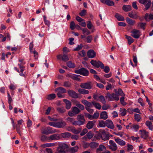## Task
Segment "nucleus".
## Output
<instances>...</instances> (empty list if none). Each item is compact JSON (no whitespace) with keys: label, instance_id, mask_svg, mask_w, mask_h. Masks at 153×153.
Returning <instances> with one entry per match:
<instances>
[{"label":"nucleus","instance_id":"1","mask_svg":"<svg viewBox=\"0 0 153 153\" xmlns=\"http://www.w3.org/2000/svg\"><path fill=\"white\" fill-rule=\"evenodd\" d=\"M77 121H75L73 123V125L81 126L83 125L85 123V120L83 115H78L77 116Z\"/></svg>","mask_w":153,"mask_h":153},{"label":"nucleus","instance_id":"2","mask_svg":"<svg viewBox=\"0 0 153 153\" xmlns=\"http://www.w3.org/2000/svg\"><path fill=\"white\" fill-rule=\"evenodd\" d=\"M68 147V145L66 144L61 143L59 145L57 150L59 153H65L67 151Z\"/></svg>","mask_w":153,"mask_h":153},{"label":"nucleus","instance_id":"3","mask_svg":"<svg viewBox=\"0 0 153 153\" xmlns=\"http://www.w3.org/2000/svg\"><path fill=\"white\" fill-rule=\"evenodd\" d=\"M75 72L84 76H88L89 74L88 71L83 68H81L79 69L75 70Z\"/></svg>","mask_w":153,"mask_h":153},{"label":"nucleus","instance_id":"4","mask_svg":"<svg viewBox=\"0 0 153 153\" xmlns=\"http://www.w3.org/2000/svg\"><path fill=\"white\" fill-rule=\"evenodd\" d=\"M57 92V95L59 98H63L64 97L63 94L66 92V90L62 87H59L55 89Z\"/></svg>","mask_w":153,"mask_h":153},{"label":"nucleus","instance_id":"5","mask_svg":"<svg viewBox=\"0 0 153 153\" xmlns=\"http://www.w3.org/2000/svg\"><path fill=\"white\" fill-rule=\"evenodd\" d=\"M91 63L93 66L97 68L100 67L102 69L104 68V64L100 61H97L92 60L91 61Z\"/></svg>","mask_w":153,"mask_h":153},{"label":"nucleus","instance_id":"6","mask_svg":"<svg viewBox=\"0 0 153 153\" xmlns=\"http://www.w3.org/2000/svg\"><path fill=\"white\" fill-rule=\"evenodd\" d=\"M71 111H69L68 115L71 117L74 116L78 114L80 111V110L76 107H73L71 108Z\"/></svg>","mask_w":153,"mask_h":153},{"label":"nucleus","instance_id":"7","mask_svg":"<svg viewBox=\"0 0 153 153\" xmlns=\"http://www.w3.org/2000/svg\"><path fill=\"white\" fill-rule=\"evenodd\" d=\"M80 86L82 88L88 90L91 89L92 87V83L90 82L81 83Z\"/></svg>","mask_w":153,"mask_h":153},{"label":"nucleus","instance_id":"8","mask_svg":"<svg viewBox=\"0 0 153 153\" xmlns=\"http://www.w3.org/2000/svg\"><path fill=\"white\" fill-rule=\"evenodd\" d=\"M109 143L110 145L109 146V147L110 149L113 151H115L117 150V145L114 141L112 140H110Z\"/></svg>","mask_w":153,"mask_h":153},{"label":"nucleus","instance_id":"9","mask_svg":"<svg viewBox=\"0 0 153 153\" xmlns=\"http://www.w3.org/2000/svg\"><path fill=\"white\" fill-rule=\"evenodd\" d=\"M107 96L111 101L114 100L118 101L119 100V95L114 93L111 94L108 93L107 94Z\"/></svg>","mask_w":153,"mask_h":153},{"label":"nucleus","instance_id":"10","mask_svg":"<svg viewBox=\"0 0 153 153\" xmlns=\"http://www.w3.org/2000/svg\"><path fill=\"white\" fill-rule=\"evenodd\" d=\"M131 36L135 39L138 38L140 36V32L139 30L134 29L131 31Z\"/></svg>","mask_w":153,"mask_h":153},{"label":"nucleus","instance_id":"11","mask_svg":"<svg viewBox=\"0 0 153 153\" xmlns=\"http://www.w3.org/2000/svg\"><path fill=\"white\" fill-rule=\"evenodd\" d=\"M57 58L58 59L62 60L64 62L68 60L69 58L66 54H59L57 56Z\"/></svg>","mask_w":153,"mask_h":153},{"label":"nucleus","instance_id":"12","mask_svg":"<svg viewBox=\"0 0 153 153\" xmlns=\"http://www.w3.org/2000/svg\"><path fill=\"white\" fill-rule=\"evenodd\" d=\"M68 93L70 97L72 98H76L78 97V94L73 90H68Z\"/></svg>","mask_w":153,"mask_h":153},{"label":"nucleus","instance_id":"13","mask_svg":"<svg viewBox=\"0 0 153 153\" xmlns=\"http://www.w3.org/2000/svg\"><path fill=\"white\" fill-rule=\"evenodd\" d=\"M139 132H141V137L144 139H146L149 137V132L144 130H140Z\"/></svg>","mask_w":153,"mask_h":153},{"label":"nucleus","instance_id":"14","mask_svg":"<svg viewBox=\"0 0 153 153\" xmlns=\"http://www.w3.org/2000/svg\"><path fill=\"white\" fill-rule=\"evenodd\" d=\"M59 136L58 134H55L48 137V140L49 141L54 140H59Z\"/></svg>","mask_w":153,"mask_h":153},{"label":"nucleus","instance_id":"15","mask_svg":"<svg viewBox=\"0 0 153 153\" xmlns=\"http://www.w3.org/2000/svg\"><path fill=\"white\" fill-rule=\"evenodd\" d=\"M51 128L50 127H48L43 128L42 130L41 133L43 134L48 135L51 133Z\"/></svg>","mask_w":153,"mask_h":153},{"label":"nucleus","instance_id":"16","mask_svg":"<svg viewBox=\"0 0 153 153\" xmlns=\"http://www.w3.org/2000/svg\"><path fill=\"white\" fill-rule=\"evenodd\" d=\"M106 126L110 129H113L114 128V126L112 121L110 120H107L105 121Z\"/></svg>","mask_w":153,"mask_h":153},{"label":"nucleus","instance_id":"17","mask_svg":"<svg viewBox=\"0 0 153 153\" xmlns=\"http://www.w3.org/2000/svg\"><path fill=\"white\" fill-rule=\"evenodd\" d=\"M115 141L119 145L123 146L126 145V142L121 139L118 138L114 139Z\"/></svg>","mask_w":153,"mask_h":153},{"label":"nucleus","instance_id":"18","mask_svg":"<svg viewBox=\"0 0 153 153\" xmlns=\"http://www.w3.org/2000/svg\"><path fill=\"white\" fill-rule=\"evenodd\" d=\"M66 125V123L64 121L56 122V127L63 128Z\"/></svg>","mask_w":153,"mask_h":153},{"label":"nucleus","instance_id":"19","mask_svg":"<svg viewBox=\"0 0 153 153\" xmlns=\"http://www.w3.org/2000/svg\"><path fill=\"white\" fill-rule=\"evenodd\" d=\"M87 55L88 58H93L96 56L95 52L93 50H89L87 53Z\"/></svg>","mask_w":153,"mask_h":153},{"label":"nucleus","instance_id":"20","mask_svg":"<svg viewBox=\"0 0 153 153\" xmlns=\"http://www.w3.org/2000/svg\"><path fill=\"white\" fill-rule=\"evenodd\" d=\"M128 111L129 113H133L134 112L139 114L140 113V110L137 108H129L128 109Z\"/></svg>","mask_w":153,"mask_h":153},{"label":"nucleus","instance_id":"21","mask_svg":"<svg viewBox=\"0 0 153 153\" xmlns=\"http://www.w3.org/2000/svg\"><path fill=\"white\" fill-rule=\"evenodd\" d=\"M96 121L93 120L92 121H89L86 125L87 128L88 129H91L95 124Z\"/></svg>","mask_w":153,"mask_h":153},{"label":"nucleus","instance_id":"22","mask_svg":"<svg viewBox=\"0 0 153 153\" xmlns=\"http://www.w3.org/2000/svg\"><path fill=\"white\" fill-rule=\"evenodd\" d=\"M82 103L88 107H92L93 105L92 102H90L85 100H82Z\"/></svg>","mask_w":153,"mask_h":153},{"label":"nucleus","instance_id":"23","mask_svg":"<svg viewBox=\"0 0 153 153\" xmlns=\"http://www.w3.org/2000/svg\"><path fill=\"white\" fill-rule=\"evenodd\" d=\"M108 117L107 113L105 111H103L101 112L100 115V118L103 120H106Z\"/></svg>","mask_w":153,"mask_h":153},{"label":"nucleus","instance_id":"24","mask_svg":"<svg viewBox=\"0 0 153 153\" xmlns=\"http://www.w3.org/2000/svg\"><path fill=\"white\" fill-rule=\"evenodd\" d=\"M63 101L65 103L66 108L68 110L70 109L71 106V102L67 99H64Z\"/></svg>","mask_w":153,"mask_h":153},{"label":"nucleus","instance_id":"25","mask_svg":"<svg viewBox=\"0 0 153 153\" xmlns=\"http://www.w3.org/2000/svg\"><path fill=\"white\" fill-rule=\"evenodd\" d=\"M74 105L78 107L81 110H83L84 109V107L83 105L80 103L79 102L77 101L74 100Z\"/></svg>","mask_w":153,"mask_h":153},{"label":"nucleus","instance_id":"26","mask_svg":"<svg viewBox=\"0 0 153 153\" xmlns=\"http://www.w3.org/2000/svg\"><path fill=\"white\" fill-rule=\"evenodd\" d=\"M128 16L130 18L133 19H137L139 17L137 13H134L133 12L128 13Z\"/></svg>","mask_w":153,"mask_h":153},{"label":"nucleus","instance_id":"27","mask_svg":"<svg viewBox=\"0 0 153 153\" xmlns=\"http://www.w3.org/2000/svg\"><path fill=\"white\" fill-rule=\"evenodd\" d=\"M144 18L146 21H149V19H153V13H150L149 14L148 13H146L145 14Z\"/></svg>","mask_w":153,"mask_h":153},{"label":"nucleus","instance_id":"28","mask_svg":"<svg viewBox=\"0 0 153 153\" xmlns=\"http://www.w3.org/2000/svg\"><path fill=\"white\" fill-rule=\"evenodd\" d=\"M79 76L80 75H79L74 74H71L69 75V77L73 79L74 80H77L78 81H79L80 80V79L79 78Z\"/></svg>","mask_w":153,"mask_h":153},{"label":"nucleus","instance_id":"29","mask_svg":"<svg viewBox=\"0 0 153 153\" xmlns=\"http://www.w3.org/2000/svg\"><path fill=\"white\" fill-rule=\"evenodd\" d=\"M126 20L127 23L130 25H134L135 23V20H132L128 17H127Z\"/></svg>","mask_w":153,"mask_h":153},{"label":"nucleus","instance_id":"30","mask_svg":"<svg viewBox=\"0 0 153 153\" xmlns=\"http://www.w3.org/2000/svg\"><path fill=\"white\" fill-rule=\"evenodd\" d=\"M71 134L68 132L62 133L60 134V136L64 138H68L71 137Z\"/></svg>","mask_w":153,"mask_h":153},{"label":"nucleus","instance_id":"31","mask_svg":"<svg viewBox=\"0 0 153 153\" xmlns=\"http://www.w3.org/2000/svg\"><path fill=\"white\" fill-rule=\"evenodd\" d=\"M79 149V147L76 146L74 147H71L70 149V152L71 153H74L76 152Z\"/></svg>","mask_w":153,"mask_h":153},{"label":"nucleus","instance_id":"32","mask_svg":"<svg viewBox=\"0 0 153 153\" xmlns=\"http://www.w3.org/2000/svg\"><path fill=\"white\" fill-rule=\"evenodd\" d=\"M78 91L80 94H87L89 93L88 91L84 89L79 88Z\"/></svg>","mask_w":153,"mask_h":153},{"label":"nucleus","instance_id":"33","mask_svg":"<svg viewBox=\"0 0 153 153\" xmlns=\"http://www.w3.org/2000/svg\"><path fill=\"white\" fill-rule=\"evenodd\" d=\"M123 9L125 12H128L131 10V7L130 5H124L123 7Z\"/></svg>","mask_w":153,"mask_h":153},{"label":"nucleus","instance_id":"34","mask_svg":"<svg viewBox=\"0 0 153 153\" xmlns=\"http://www.w3.org/2000/svg\"><path fill=\"white\" fill-rule=\"evenodd\" d=\"M146 125L148 127L149 130H153V126L151 122L147 121L146 122Z\"/></svg>","mask_w":153,"mask_h":153},{"label":"nucleus","instance_id":"35","mask_svg":"<svg viewBox=\"0 0 153 153\" xmlns=\"http://www.w3.org/2000/svg\"><path fill=\"white\" fill-rule=\"evenodd\" d=\"M106 149V147L103 145H100L98 148L97 149V152H99L102 151Z\"/></svg>","mask_w":153,"mask_h":153},{"label":"nucleus","instance_id":"36","mask_svg":"<svg viewBox=\"0 0 153 153\" xmlns=\"http://www.w3.org/2000/svg\"><path fill=\"white\" fill-rule=\"evenodd\" d=\"M112 136L111 135H110L108 133H107L104 135L102 136V139L104 141L108 140L109 139V137Z\"/></svg>","mask_w":153,"mask_h":153},{"label":"nucleus","instance_id":"37","mask_svg":"<svg viewBox=\"0 0 153 153\" xmlns=\"http://www.w3.org/2000/svg\"><path fill=\"white\" fill-rule=\"evenodd\" d=\"M115 16L119 21H124L125 20L123 16L118 13L116 14Z\"/></svg>","mask_w":153,"mask_h":153},{"label":"nucleus","instance_id":"38","mask_svg":"<svg viewBox=\"0 0 153 153\" xmlns=\"http://www.w3.org/2000/svg\"><path fill=\"white\" fill-rule=\"evenodd\" d=\"M131 128L134 130L135 131H137L139 128V126L138 125L133 124L130 126Z\"/></svg>","mask_w":153,"mask_h":153},{"label":"nucleus","instance_id":"39","mask_svg":"<svg viewBox=\"0 0 153 153\" xmlns=\"http://www.w3.org/2000/svg\"><path fill=\"white\" fill-rule=\"evenodd\" d=\"M82 33L84 35H88L91 34V32L86 28H84L82 29Z\"/></svg>","mask_w":153,"mask_h":153},{"label":"nucleus","instance_id":"40","mask_svg":"<svg viewBox=\"0 0 153 153\" xmlns=\"http://www.w3.org/2000/svg\"><path fill=\"white\" fill-rule=\"evenodd\" d=\"M126 38L127 39L128 44L130 45L134 42V39L130 36L126 35L125 36Z\"/></svg>","mask_w":153,"mask_h":153},{"label":"nucleus","instance_id":"41","mask_svg":"<svg viewBox=\"0 0 153 153\" xmlns=\"http://www.w3.org/2000/svg\"><path fill=\"white\" fill-rule=\"evenodd\" d=\"M107 85L106 86V90H112L114 87V85L113 84H111L108 82H107Z\"/></svg>","mask_w":153,"mask_h":153},{"label":"nucleus","instance_id":"42","mask_svg":"<svg viewBox=\"0 0 153 153\" xmlns=\"http://www.w3.org/2000/svg\"><path fill=\"white\" fill-rule=\"evenodd\" d=\"M56 97V95L54 94H51L47 96L46 97L47 99L49 100H51L53 99Z\"/></svg>","mask_w":153,"mask_h":153},{"label":"nucleus","instance_id":"43","mask_svg":"<svg viewBox=\"0 0 153 153\" xmlns=\"http://www.w3.org/2000/svg\"><path fill=\"white\" fill-rule=\"evenodd\" d=\"M92 103L96 108L99 110H100L101 108V106L100 103L96 102L94 101L92 102Z\"/></svg>","mask_w":153,"mask_h":153},{"label":"nucleus","instance_id":"44","mask_svg":"<svg viewBox=\"0 0 153 153\" xmlns=\"http://www.w3.org/2000/svg\"><path fill=\"white\" fill-rule=\"evenodd\" d=\"M146 25V23L143 22H139L137 24V27L138 28H140L143 30L145 29L144 27Z\"/></svg>","mask_w":153,"mask_h":153},{"label":"nucleus","instance_id":"45","mask_svg":"<svg viewBox=\"0 0 153 153\" xmlns=\"http://www.w3.org/2000/svg\"><path fill=\"white\" fill-rule=\"evenodd\" d=\"M98 143L95 142H92L89 144V146L91 148H96L98 146Z\"/></svg>","mask_w":153,"mask_h":153},{"label":"nucleus","instance_id":"46","mask_svg":"<svg viewBox=\"0 0 153 153\" xmlns=\"http://www.w3.org/2000/svg\"><path fill=\"white\" fill-rule=\"evenodd\" d=\"M105 4L109 6H114V1H110V0H106Z\"/></svg>","mask_w":153,"mask_h":153},{"label":"nucleus","instance_id":"47","mask_svg":"<svg viewBox=\"0 0 153 153\" xmlns=\"http://www.w3.org/2000/svg\"><path fill=\"white\" fill-rule=\"evenodd\" d=\"M117 94L122 97H124L125 96V94L120 88H119L117 90Z\"/></svg>","mask_w":153,"mask_h":153},{"label":"nucleus","instance_id":"48","mask_svg":"<svg viewBox=\"0 0 153 153\" xmlns=\"http://www.w3.org/2000/svg\"><path fill=\"white\" fill-rule=\"evenodd\" d=\"M54 145L53 143H47L42 144L41 145V147L43 148L46 147H51Z\"/></svg>","mask_w":153,"mask_h":153},{"label":"nucleus","instance_id":"49","mask_svg":"<svg viewBox=\"0 0 153 153\" xmlns=\"http://www.w3.org/2000/svg\"><path fill=\"white\" fill-rule=\"evenodd\" d=\"M134 117L135 120L137 122L140 121L141 118L140 115L137 114H134Z\"/></svg>","mask_w":153,"mask_h":153},{"label":"nucleus","instance_id":"50","mask_svg":"<svg viewBox=\"0 0 153 153\" xmlns=\"http://www.w3.org/2000/svg\"><path fill=\"white\" fill-rule=\"evenodd\" d=\"M99 125L101 127H104L106 126V122L104 120H101L99 121Z\"/></svg>","mask_w":153,"mask_h":153},{"label":"nucleus","instance_id":"51","mask_svg":"<svg viewBox=\"0 0 153 153\" xmlns=\"http://www.w3.org/2000/svg\"><path fill=\"white\" fill-rule=\"evenodd\" d=\"M120 114L122 116H124L126 114V110L123 108H120Z\"/></svg>","mask_w":153,"mask_h":153},{"label":"nucleus","instance_id":"52","mask_svg":"<svg viewBox=\"0 0 153 153\" xmlns=\"http://www.w3.org/2000/svg\"><path fill=\"white\" fill-rule=\"evenodd\" d=\"M86 42L88 43H91L93 39V37L91 35H89L86 37Z\"/></svg>","mask_w":153,"mask_h":153},{"label":"nucleus","instance_id":"53","mask_svg":"<svg viewBox=\"0 0 153 153\" xmlns=\"http://www.w3.org/2000/svg\"><path fill=\"white\" fill-rule=\"evenodd\" d=\"M57 110L59 112L61 113H65L66 111L65 108L63 107L57 108Z\"/></svg>","mask_w":153,"mask_h":153},{"label":"nucleus","instance_id":"54","mask_svg":"<svg viewBox=\"0 0 153 153\" xmlns=\"http://www.w3.org/2000/svg\"><path fill=\"white\" fill-rule=\"evenodd\" d=\"M152 4L151 1L150 0H149L147 4L145 5V10H147L150 7V6Z\"/></svg>","mask_w":153,"mask_h":153},{"label":"nucleus","instance_id":"55","mask_svg":"<svg viewBox=\"0 0 153 153\" xmlns=\"http://www.w3.org/2000/svg\"><path fill=\"white\" fill-rule=\"evenodd\" d=\"M100 114L98 112H95L93 114V117L94 119H97L99 116Z\"/></svg>","mask_w":153,"mask_h":153},{"label":"nucleus","instance_id":"56","mask_svg":"<svg viewBox=\"0 0 153 153\" xmlns=\"http://www.w3.org/2000/svg\"><path fill=\"white\" fill-rule=\"evenodd\" d=\"M99 98L100 99V101L103 104H105L106 101H105L104 97L103 96H100L99 97Z\"/></svg>","mask_w":153,"mask_h":153},{"label":"nucleus","instance_id":"57","mask_svg":"<svg viewBox=\"0 0 153 153\" xmlns=\"http://www.w3.org/2000/svg\"><path fill=\"white\" fill-rule=\"evenodd\" d=\"M76 25L74 21L71 22L70 24V28L71 30H74L75 28Z\"/></svg>","mask_w":153,"mask_h":153},{"label":"nucleus","instance_id":"58","mask_svg":"<svg viewBox=\"0 0 153 153\" xmlns=\"http://www.w3.org/2000/svg\"><path fill=\"white\" fill-rule=\"evenodd\" d=\"M81 130L80 129L77 130L74 128L72 130V132L75 134H78L81 132Z\"/></svg>","mask_w":153,"mask_h":153},{"label":"nucleus","instance_id":"59","mask_svg":"<svg viewBox=\"0 0 153 153\" xmlns=\"http://www.w3.org/2000/svg\"><path fill=\"white\" fill-rule=\"evenodd\" d=\"M71 85V83L68 81H66L64 82L63 86L66 87H69Z\"/></svg>","mask_w":153,"mask_h":153},{"label":"nucleus","instance_id":"60","mask_svg":"<svg viewBox=\"0 0 153 153\" xmlns=\"http://www.w3.org/2000/svg\"><path fill=\"white\" fill-rule=\"evenodd\" d=\"M71 138L72 139H74L76 140H78L79 137V135L76 134H74L71 136Z\"/></svg>","mask_w":153,"mask_h":153},{"label":"nucleus","instance_id":"61","mask_svg":"<svg viewBox=\"0 0 153 153\" xmlns=\"http://www.w3.org/2000/svg\"><path fill=\"white\" fill-rule=\"evenodd\" d=\"M125 98L124 97H122L120 98V102L121 104L123 106L126 105V103L124 101Z\"/></svg>","mask_w":153,"mask_h":153},{"label":"nucleus","instance_id":"62","mask_svg":"<svg viewBox=\"0 0 153 153\" xmlns=\"http://www.w3.org/2000/svg\"><path fill=\"white\" fill-rule=\"evenodd\" d=\"M86 14V10H83L79 13V15L82 17L85 16Z\"/></svg>","mask_w":153,"mask_h":153},{"label":"nucleus","instance_id":"63","mask_svg":"<svg viewBox=\"0 0 153 153\" xmlns=\"http://www.w3.org/2000/svg\"><path fill=\"white\" fill-rule=\"evenodd\" d=\"M16 130L17 131V132L20 135H21V131H20V126L19 125H17L16 126Z\"/></svg>","mask_w":153,"mask_h":153},{"label":"nucleus","instance_id":"64","mask_svg":"<svg viewBox=\"0 0 153 153\" xmlns=\"http://www.w3.org/2000/svg\"><path fill=\"white\" fill-rule=\"evenodd\" d=\"M86 136L88 138L90 139L93 137V134L92 133L91 131H90L87 134Z\"/></svg>","mask_w":153,"mask_h":153}]
</instances>
